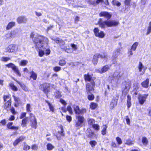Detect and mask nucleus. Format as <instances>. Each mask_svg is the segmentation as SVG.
<instances>
[{
  "label": "nucleus",
  "mask_w": 151,
  "mask_h": 151,
  "mask_svg": "<svg viewBox=\"0 0 151 151\" xmlns=\"http://www.w3.org/2000/svg\"><path fill=\"white\" fill-rule=\"evenodd\" d=\"M51 39L55 41L57 43L59 44L61 47L62 49L63 47L65 45V42L63 40L61 39H60L59 38H51Z\"/></svg>",
  "instance_id": "12"
},
{
  "label": "nucleus",
  "mask_w": 151,
  "mask_h": 151,
  "mask_svg": "<svg viewBox=\"0 0 151 151\" xmlns=\"http://www.w3.org/2000/svg\"><path fill=\"white\" fill-rule=\"evenodd\" d=\"M95 86L94 81H92L91 83H88L86 85V91L88 93H90L91 91H94L93 87Z\"/></svg>",
  "instance_id": "4"
},
{
  "label": "nucleus",
  "mask_w": 151,
  "mask_h": 151,
  "mask_svg": "<svg viewBox=\"0 0 151 151\" xmlns=\"http://www.w3.org/2000/svg\"><path fill=\"white\" fill-rule=\"evenodd\" d=\"M86 135L89 138H92L94 132L90 129H88L86 131Z\"/></svg>",
  "instance_id": "18"
},
{
  "label": "nucleus",
  "mask_w": 151,
  "mask_h": 151,
  "mask_svg": "<svg viewBox=\"0 0 151 151\" xmlns=\"http://www.w3.org/2000/svg\"><path fill=\"white\" fill-rule=\"evenodd\" d=\"M31 106L29 104H27L26 105V110L28 112L30 111Z\"/></svg>",
  "instance_id": "64"
},
{
  "label": "nucleus",
  "mask_w": 151,
  "mask_h": 151,
  "mask_svg": "<svg viewBox=\"0 0 151 151\" xmlns=\"http://www.w3.org/2000/svg\"><path fill=\"white\" fill-rule=\"evenodd\" d=\"M31 126L32 127L36 129L37 127V120L35 116H33V119L31 120Z\"/></svg>",
  "instance_id": "13"
},
{
  "label": "nucleus",
  "mask_w": 151,
  "mask_h": 151,
  "mask_svg": "<svg viewBox=\"0 0 151 151\" xmlns=\"http://www.w3.org/2000/svg\"><path fill=\"white\" fill-rule=\"evenodd\" d=\"M11 111V112L14 115H15L17 114V112L15 111V109L13 107H12L11 108H10V109Z\"/></svg>",
  "instance_id": "63"
},
{
  "label": "nucleus",
  "mask_w": 151,
  "mask_h": 151,
  "mask_svg": "<svg viewBox=\"0 0 151 151\" xmlns=\"http://www.w3.org/2000/svg\"><path fill=\"white\" fill-rule=\"evenodd\" d=\"M116 140L118 144L120 145L122 144V141L121 139L119 137L116 138Z\"/></svg>",
  "instance_id": "58"
},
{
  "label": "nucleus",
  "mask_w": 151,
  "mask_h": 151,
  "mask_svg": "<svg viewBox=\"0 0 151 151\" xmlns=\"http://www.w3.org/2000/svg\"><path fill=\"white\" fill-rule=\"evenodd\" d=\"M103 2V0H96V1L91 0L90 2V4L94 6H96L99 4V3H102Z\"/></svg>",
  "instance_id": "20"
},
{
  "label": "nucleus",
  "mask_w": 151,
  "mask_h": 151,
  "mask_svg": "<svg viewBox=\"0 0 151 151\" xmlns=\"http://www.w3.org/2000/svg\"><path fill=\"white\" fill-rule=\"evenodd\" d=\"M66 63V61L64 59L61 60H60L59 64L61 66L65 65Z\"/></svg>",
  "instance_id": "52"
},
{
  "label": "nucleus",
  "mask_w": 151,
  "mask_h": 151,
  "mask_svg": "<svg viewBox=\"0 0 151 151\" xmlns=\"http://www.w3.org/2000/svg\"><path fill=\"white\" fill-rule=\"evenodd\" d=\"M109 69V67L108 65L104 66L102 68H99L98 70L99 73H102L107 71Z\"/></svg>",
  "instance_id": "16"
},
{
  "label": "nucleus",
  "mask_w": 151,
  "mask_h": 151,
  "mask_svg": "<svg viewBox=\"0 0 151 151\" xmlns=\"http://www.w3.org/2000/svg\"><path fill=\"white\" fill-rule=\"evenodd\" d=\"M148 95V94H145L144 95L139 94L138 97V99L139 103L141 104L142 105L144 103Z\"/></svg>",
  "instance_id": "7"
},
{
  "label": "nucleus",
  "mask_w": 151,
  "mask_h": 151,
  "mask_svg": "<svg viewBox=\"0 0 151 151\" xmlns=\"http://www.w3.org/2000/svg\"><path fill=\"white\" fill-rule=\"evenodd\" d=\"M60 131H58V133L60 134L62 136H64V134L63 133V126H61L60 127Z\"/></svg>",
  "instance_id": "50"
},
{
  "label": "nucleus",
  "mask_w": 151,
  "mask_h": 151,
  "mask_svg": "<svg viewBox=\"0 0 151 151\" xmlns=\"http://www.w3.org/2000/svg\"><path fill=\"white\" fill-rule=\"evenodd\" d=\"M98 55L99 58L104 59L106 61L109 57L108 55L106 53H103L102 54H98Z\"/></svg>",
  "instance_id": "22"
},
{
  "label": "nucleus",
  "mask_w": 151,
  "mask_h": 151,
  "mask_svg": "<svg viewBox=\"0 0 151 151\" xmlns=\"http://www.w3.org/2000/svg\"><path fill=\"white\" fill-rule=\"evenodd\" d=\"M6 66L9 68H12V70L16 66L14 64L12 63L6 65Z\"/></svg>",
  "instance_id": "49"
},
{
  "label": "nucleus",
  "mask_w": 151,
  "mask_h": 151,
  "mask_svg": "<svg viewBox=\"0 0 151 151\" xmlns=\"http://www.w3.org/2000/svg\"><path fill=\"white\" fill-rule=\"evenodd\" d=\"M139 45L138 42H134L132 45L131 47V49L133 51H135L137 48V46Z\"/></svg>",
  "instance_id": "34"
},
{
  "label": "nucleus",
  "mask_w": 151,
  "mask_h": 151,
  "mask_svg": "<svg viewBox=\"0 0 151 151\" xmlns=\"http://www.w3.org/2000/svg\"><path fill=\"white\" fill-rule=\"evenodd\" d=\"M11 38H14L16 36L17 33L15 31L13 30L10 32Z\"/></svg>",
  "instance_id": "54"
},
{
  "label": "nucleus",
  "mask_w": 151,
  "mask_h": 151,
  "mask_svg": "<svg viewBox=\"0 0 151 151\" xmlns=\"http://www.w3.org/2000/svg\"><path fill=\"white\" fill-rule=\"evenodd\" d=\"M151 32V22H150L149 24V25L147 29V32L146 33L147 35H148Z\"/></svg>",
  "instance_id": "46"
},
{
  "label": "nucleus",
  "mask_w": 151,
  "mask_h": 151,
  "mask_svg": "<svg viewBox=\"0 0 151 151\" xmlns=\"http://www.w3.org/2000/svg\"><path fill=\"white\" fill-rule=\"evenodd\" d=\"M149 79H147L145 81H144L141 83L142 86L145 88H147L148 86Z\"/></svg>",
  "instance_id": "25"
},
{
  "label": "nucleus",
  "mask_w": 151,
  "mask_h": 151,
  "mask_svg": "<svg viewBox=\"0 0 151 151\" xmlns=\"http://www.w3.org/2000/svg\"><path fill=\"white\" fill-rule=\"evenodd\" d=\"M62 49L68 53H71L73 52V50L71 49L67 48V47H64Z\"/></svg>",
  "instance_id": "43"
},
{
  "label": "nucleus",
  "mask_w": 151,
  "mask_h": 151,
  "mask_svg": "<svg viewBox=\"0 0 151 151\" xmlns=\"http://www.w3.org/2000/svg\"><path fill=\"white\" fill-rule=\"evenodd\" d=\"M13 124L12 122H9L7 125V127L8 128L11 129H14L17 130L18 129V127L14 126H12Z\"/></svg>",
  "instance_id": "23"
},
{
  "label": "nucleus",
  "mask_w": 151,
  "mask_h": 151,
  "mask_svg": "<svg viewBox=\"0 0 151 151\" xmlns=\"http://www.w3.org/2000/svg\"><path fill=\"white\" fill-rule=\"evenodd\" d=\"M99 29L97 27L93 29V32L96 37H99L101 38H103L105 35L103 31H101L99 32Z\"/></svg>",
  "instance_id": "5"
},
{
  "label": "nucleus",
  "mask_w": 151,
  "mask_h": 151,
  "mask_svg": "<svg viewBox=\"0 0 151 151\" xmlns=\"http://www.w3.org/2000/svg\"><path fill=\"white\" fill-rule=\"evenodd\" d=\"M17 21L19 24L25 23L27 21V19L24 16H20L17 19Z\"/></svg>",
  "instance_id": "11"
},
{
  "label": "nucleus",
  "mask_w": 151,
  "mask_h": 151,
  "mask_svg": "<svg viewBox=\"0 0 151 151\" xmlns=\"http://www.w3.org/2000/svg\"><path fill=\"white\" fill-rule=\"evenodd\" d=\"M45 101L47 104L49 106L50 110L52 112H54V106H53V105L52 104L50 103L47 101L46 100Z\"/></svg>",
  "instance_id": "35"
},
{
  "label": "nucleus",
  "mask_w": 151,
  "mask_h": 151,
  "mask_svg": "<svg viewBox=\"0 0 151 151\" xmlns=\"http://www.w3.org/2000/svg\"><path fill=\"white\" fill-rule=\"evenodd\" d=\"M121 75L118 72H116L113 75V77L114 78H115L117 80H118L119 78H120Z\"/></svg>",
  "instance_id": "36"
},
{
  "label": "nucleus",
  "mask_w": 151,
  "mask_h": 151,
  "mask_svg": "<svg viewBox=\"0 0 151 151\" xmlns=\"http://www.w3.org/2000/svg\"><path fill=\"white\" fill-rule=\"evenodd\" d=\"M117 104V101L114 100L113 99L110 103V107L111 109H113Z\"/></svg>",
  "instance_id": "27"
},
{
  "label": "nucleus",
  "mask_w": 151,
  "mask_h": 151,
  "mask_svg": "<svg viewBox=\"0 0 151 151\" xmlns=\"http://www.w3.org/2000/svg\"><path fill=\"white\" fill-rule=\"evenodd\" d=\"M89 144L92 147H94L95 145H96L97 142L95 141H91L90 142Z\"/></svg>",
  "instance_id": "55"
},
{
  "label": "nucleus",
  "mask_w": 151,
  "mask_h": 151,
  "mask_svg": "<svg viewBox=\"0 0 151 151\" xmlns=\"http://www.w3.org/2000/svg\"><path fill=\"white\" fill-rule=\"evenodd\" d=\"M53 70L56 72H58L61 70V68L59 66H56L53 68Z\"/></svg>",
  "instance_id": "62"
},
{
  "label": "nucleus",
  "mask_w": 151,
  "mask_h": 151,
  "mask_svg": "<svg viewBox=\"0 0 151 151\" xmlns=\"http://www.w3.org/2000/svg\"><path fill=\"white\" fill-rule=\"evenodd\" d=\"M55 97L57 99H58L61 96V93L58 91H57L55 93Z\"/></svg>",
  "instance_id": "48"
},
{
  "label": "nucleus",
  "mask_w": 151,
  "mask_h": 151,
  "mask_svg": "<svg viewBox=\"0 0 151 151\" xmlns=\"http://www.w3.org/2000/svg\"><path fill=\"white\" fill-rule=\"evenodd\" d=\"M142 142L144 145L146 146L148 143V140L145 137H143L142 139Z\"/></svg>",
  "instance_id": "40"
},
{
  "label": "nucleus",
  "mask_w": 151,
  "mask_h": 151,
  "mask_svg": "<svg viewBox=\"0 0 151 151\" xmlns=\"http://www.w3.org/2000/svg\"><path fill=\"white\" fill-rule=\"evenodd\" d=\"M12 102H6L4 104V109L8 111L9 110Z\"/></svg>",
  "instance_id": "19"
},
{
  "label": "nucleus",
  "mask_w": 151,
  "mask_h": 151,
  "mask_svg": "<svg viewBox=\"0 0 151 151\" xmlns=\"http://www.w3.org/2000/svg\"><path fill=\"white\" fill-rule=\"evenodd\" d=\"M85 80L86 81H88L89 83H91L92 81H94V79L92 78L91 75H90L88 73L87 74H85L84 75Z\"/></svg>",
  "instance_id": "14"
},
{
  "label": "nucleus",
  "mask_w": 151,
  "mask_h": 151,
  "mask_svg": "<svg viewBox=\"0 0 151 151\" xmlns=\"http://www.w3.org/2000/svg\"><path fill=\"white\" fill-rule=\"evenodd\" d=\"M134 144V141L131 140L130 139H127L126 140L125 144L129 145H132Z\"/></svg>",
  "instance_id": "33"
},
{
  "label": "nucleus",
  "mask_w": 151,
  "mask_h": 151,
  "mask_svg": "<svg viewBox=\"0 0 151 151\" xmlns=\"http://www.w3.org/2000/svg\"><path fill=\"white\" fill-rule=\"evenodd\" d=\"M97 106V104L96 103L92 102L91 103L90 108L92 109H95Z\"/></svg>",
  "instance_id": "47"
},
{
  "label": "nucleus",
  "mask_w": 151,
  "mask_h": 151,
  "mask_svg": "<svg viewBox=\"0 0 151 151\" xmlns=\"http://www.w3.org/2000/svg\"><path fill=\"white\" fill-rule=\"evenodd\" d=\"M67 109V111H68L70 114H72V109L70 106H68Z\"/></svg>",
  "instance_id": "60"
},
{
  "label": "nucleus",
  "mask_w": 151,
  "mask_h": 151,
  "mask_svg": "<svg viewBox=\"0 0 151 151\" xmlns=\"http://www.w3.org/2000/svg\"><path fill=\"white\" fill-rule=\"evenodd\" d=\"M99 58L98 54H96L94 55L92 60L93 63L94 64L96 65L97 64L98 62V59Z\"/></svg>",
  "instance_id": "26"
},
{
  "label": "nucleus",
  "mask_w": 151,
  "mask_h": 151,
  "mask_svg": "<svg viewBox=\"0 0 151 151\" xmlns=\"http://www.w3.org/2000/svg\"><path fill=\"white\" fill-rule=\"evenodd\" d=\"M98 24L99 27L103 29H105L106 27H111L117 26L119 23L115 20H109L103 21L102 19H99L98 21Z\"/></svg>",
  "instance_id": "1"
},
{
  "label": "nucleus",
  "mask_w": 151,
  "mask_h": 151,
  "mask_svg": "<svg viewBox=\"0 0 151 151\" xmlns=\"http://www.w3.org/2000/svg\"><path fill=\"white\" fill-rule=\"evenodd\" d=\"M49 84L45 83L40 85V88L45 93H48L50 90Z\"/></svg>",
  "instance_id": "8"
},
{
  "label": "nucleus",
  "mask_w": 151,
  "mask_h": 151,
  "mask_svg": "<svg viewBox=\"0 0 151 151\" xmlns=\"http://www.w3.org/2000/svg\"><path fill=\"white\" fill-rule=\"evenodd\" d=\"M123 88L124 89L128 90L130 88V82L129 80L127 81H125L123 83Z\"/></svg>",
  "instance_id": "15"
},
{
  "label": "nucleus",
  "mask_w": 151,
  "mask_h": 151,
  "mask_svg": "<svg viewBox=\"0 0 151 151\" xmlns=\"http://www.w3.org/2000/svg\"><path fill=\"white\" fill-rule=\"evenodd\" d=\"M28 121V118L26 117L23 119L22 122V127H25L27 121Z\"/></svg>",
  "instance_id": "37"
},
{
  "label": "nucleus",
  "mask_w": 151,
  "mask_h": 151,
  "mask_svg": "<svg viewBox=\"0 0 151 151\" xmlns=\"http://www.w3.org/2000/svg\"><path fill=\"white\" fill-rule=\"evenodd\" d=\"M46 147L47 150L51 151L55 147L51 144L48 143L46 145Z\"/></svg>",
  "instance_id": "29"
},
{
  "label": "nucleus",
  "mask_w": 151,
  "mask_h": 151,
  "mask_svg": "<svg viewBox=\"0 0 151 151\" xmlns=\"http://www.w3.org/2000/svg\"><path fill=\"white\" fill-rule=\"evenodd\" d=\"M76 118L77 120L75 122V127L78 128L82 127L85 120L84 117L81 115H76Z\"/></svg>",
  "instance_id": "3"
},
{
  "label": "nucleus",
  "mask_w": 151,
  "mask_h": 151,
  "mask_svg": "<svg viewBox=\"0 0 151 151\" xmlns=\"http://www.w3.org/2000/svg\"><path fill=\"white\" fill-rule=\"evenodd\" d=\"M99 15L100 17H104L108 19H110L111 16V14L105 11L101 12L99 13Z\"/></svg>",
  "instance_id": "9"
},
{
  "label": "nucleus",
  "mask_w": 151,
  "mask_h": 151,
  "mask_svg": "<svg viewBox=\"0 0 151 151\" xmlns=\"http://www.w3.org/2000/svg\"><path fill=\"white\" fill-rule=\"evenodd\" d=\"M88 124L90 125L93 126V125L94 123H95V120L93 119L88 118Z\"/></svg>",
  "instance_id": "41"
},
{
  "label": "nucleus",
  "mask_w": 151,
  "mask_h": 151,
  "mask_svg": "<svg viewBox=\"0 0 151 151\" xmlns=\"http://www.w3.org/2000/svg\"><path fill=\"white\" fill-rule=\"evenodd\" d=\"M17 47L15 45L11 44L6 47V52H12L17 51Z\"/></svg>",
  "instance_id": "6"
},
{
  "label": "nucleus",
  "mask_w": 151,
  "mask_h": 151,
  "mask_svg": "<svg viewBox=\"0 0 151 151\" xmlns=\"http://www.w3.org/2000/svg\"><path fill=\"white\" fill-rule=\"evenodd\" d=\"M88 99L90 100H93L94 98V96L93 94L89 95L88 97Z\"/></svg>",
  "instance_id": "61"
},
{
  "label": "nucleus",
  "mask_w": 151,
  "mask_h": 151,
  "mask_svg": "<svg viewBox=\"0 0 151 151\" xmlns=\"http://www.w3.org/2000/svg\"><path fill=\"white\" fill-rule=\"evenodd\" d=\"M103 128L101 131V134L103 135H104L106 134V129L107 126L106 125H103Z\"/></svg>",
  "instance_id": "42"
},
{
  "label": "nucleus",
  "mask_w": 151,
  "mask_h": 151,
  "mask_svg": "<svg viewBox=\"0 0 151 151\" xmlns=\"http://www.w3.org/2000/svg\"><path fill=\"white\" fill-rule=\"evenodd\" d=\"M30 78H32L34 80H36L37 78V74L34 71H32L30 72Z\"/></svg>",
  "instance_id": "32"
},
{
  "label": "nucleus",
  "mask_w": 151,
  "mask_h": 151,
  "mask_svg": "<svg viewBox=\"0 0 151 151\" xmlns=\"http://www.w3.org/2000/svg\"><path fill=\"white\" fill-rule=\"evenodd\" d=\"M10 59V58L7 57H3L1 58V60L4 62H6Z\"/></svg>",
  "instance_id": "57"
},
{
  "label": "nucleus",
  "mask_w": 151,
  "mask_h": 151,
  "mask_svg": "<svg viewBox=\"0 0 151 151\" xmlns=\"http://www.w3.org/2000/svg\"><path fill=\"white\" fill-rule=\"evenodd\" d=\"M14 72L18 76L20 77L21 76V74L20 73L18 68L16 66L14 69L13 70Z\"/></svg>",
  "instance_id": "30"
},
{
  "label": "nucleus",
  "mask_w": 151,
  "mask_h": 151,
  "mask_svg": "<svg viewBox=\"0 0 151 151\" xmlns=\"http://www.w3.org/2000/svg\"><path fill=\"white\" fill-rule=\"evenodd\" d=\"M3 99L4 102H12L11 98L8 95H4Z\"/></svg>",
  "instance_id": "28"
},
{
  "label": "nucleus",
  "mask_w": 151,
  "mask_h": 151,
  "mask_svg": "<svg viewBox=\"0 0 151 151\" xmlns=\"http://www.w3.org/2000/svg\"><path fill=\"white\" fill-rule=\"evenodd\" d=\"M39 55L40 56L42 57L45 54L44 51L41 50L38 51Z\"/></svg>",
  "instance_id": "56"
},
{
  "label": "nucleus",
  "mask_w": 151,
  "mask_h": 151,
  "mask_svg": "<svg viewBox=\"0 0 151 151\" xmlns=\"http://www.w3.org/2000/svg\"><path fill=\"white\" fill-rule=\"evenodd\" d=\"M70 45L72 47V49H71L73 50V51H75L77 50L78 47H77V46L76 45L74 44L73 43H72Z\"/></svg>",
  "instance_id": "53"
},
{
  "label": "nucleus",
  "mask_w": 151,
  "mask_h": 151,
  "mask_svg": "<svg viewBox=\"0 0 151 151\" xmlns=\"http://www.w3.org/2000/svg\"><path fill=\"white\" fill-rule=\"evenodd\" d=\"M28 62L26 60H22L19 63L20 65L22 66H25L27 65Z\"/></svg>",
  "instance_id": "44"
},
{
  "label": "nucleus",
  "mask_w": 151,
  "mask_h": 151,
  "mask_svg": "<svg viewBox=\"0 0 151 151\" xmlns=\"http://www.w3.org/2000/svg\"><path fill=\"white\" fill-rule=\"evenodd\" d=\"M25 137L24 136H21L19 138L16 139L13 143V145L14 146H16L18 143L23 140L25 139Z\"/></svg>",
  "instance_id": "17"
},
{
  "label": "nucleus",
  "mask_w": 151,
  "mask_h": 151,
  "mask_svg": "<svg viewBox=\"0 0 151 151\" xmlns=\"http://www.w3.org/2000/svg\"><path fill=\"white\" fill-rule=\"evenodd\" d=\"M33 41L35 44L36 47L39 49L44 47L45 42L47 43V38L41 35H37L35 37Z\"/></svg>",
  "instance_id": "2"
},
{
  "label": "nucleus",
  "mask_w": 151,
  "mask_h": 151,
  "mask_svg": "<svg viewBox=\"0 0 151 151\" xmlns=\"http://www.w3.org/2000/svg\"><path fill=\"white\" fill-rule=\"evenodd\" d=\"M92 126L93 128L97 131H99L100 129L99 126L98 124H94Z\"/></svg>",
  "instance_id": "51"
},
{
  "label": "nucleus",
  "mask_w": 151,
  "mask_h": 151,
  "mask_svg": "<svg viewBox=\"0 0 151 151\" xmlns=\"http://www.w3.org/2000/svg\"><path fill=\"white\" fill-rule=\"evenodd\" d=\"M112 3L113 5L116 6H120L121 5V4L120 2L116 0H113L112 1Z\"/></svg>",
  "instance_id": "45"
},
{
  "label": "nucleus",
  "mask_w": 151,
  "mask_h": 151,
  "mask_svg": "<svg viewBox=\"0 0 151 151\" xmlns=\"http://www.w3.org/2000/svg\"><path fill=\"white\" fill-rule=\"evenodd\" d=\"M122 47L116 49L114 51L113 56L114 58H116L119 55L120 51L121 50Z\"/></svg>",
  "instance_id": "21"
},
{
  "label": "nucleus",
  "mask_w": 151,
  "mask_h": 151,
  "mask_svg": "<svg viewBox=\"0 0 151 151\" xmlns=\"http://www.w3.org/2000/svg\"><path fill=\"white\" fill-rule=\"evenodd\" d=\"M138 68L139 72H140V74L143 75L145 72L146 68L143 65L141 62H139L138 66Z\"/></svg>",
  "instance_id": "10"
},
{
  "label": "nucleus",
  "mask_w": 151,
  "mask_h": 151,
  "mask_svg": "<svg viewBox=\"0 0 151 151\" xmlns=\"http://www.w3.org/2000/svg\"><path fill=\"white\" fill-rule=\"evenodd\" d=\"M13 97L14 98V99L15 103L19 104L20 101V99L18 97H16L14 96H13Z\"/></svg>",
  "instance_id": "59"
},
{
  "label": "nucleus",
  "mask_w": 151,
  "mask_h": 151,
  "mask_svg": "<svg viewBox=\"0 0 151 151\" xmlns=\"http://www.w3.org/2000/svg\"><path fill=\"white\" fill-rule=\"evenodd\" d=\"M15 23L14 22H9L7 25L6 29L7 30H9L11 29L13 27L15 26Z\"/></svg>",
  "instance_id": "24"
},
{
  "label": "nucleus",
  "mask_w": 151,
  "mask_h": 151,
  "mask_svg": "<svg viewBox=\"0 0 151 151\" xmlns=\"http://www.w3.org/2000/svg\"><path fill=\"white\" fill-rule=\"evenodd\" d=\"M9 86L14 91H17L18 89L16 86L13 83H12L9 84Z\"/></svg>",
  "instance_id": "38"
},
{
  "label": "nucleus",
  "mask_w": 151,
  "mask_h": 151,
  "mask_svg": "<svg viewBox=\"0 0 151 151\" xmlns=\"http://www.w3.org/2000/svg\"><path fill=\"white\" fill-rule=\"evenodd\" d=\"M74 109L76 114H80L81 109H79V108L78 106H75L74 107Z\"/></svg>",
  "instance_id": "39"
},
{
  "label": "nucleus",
  "mask_w": 151,
  "mask_h": 151,
  "mask_svg": "<svg viewBox=\"0 0 151 151\" xmlns=\"http://www.w3.org/2000/svg\"><path fill=\"white\" fill-rule=\"evenodd\" d=\"M20 85L22 88L25 91H27L28 90L27 87L24 84H22L19 82L16 81Z\"/></svg>",
  "instance_id": "31"
}]
</instances>
